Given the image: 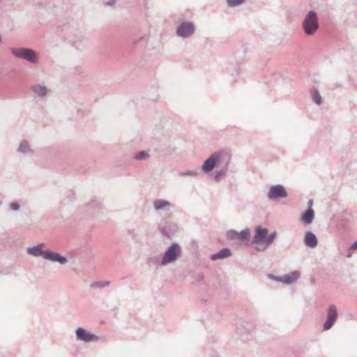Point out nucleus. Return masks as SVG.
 Wrapping results in <instances>:
<instances>
[{"instance_id":"1","label":"nucleus","mask_w":357,"mask_h":357,"mask_svg":"<svg viewBox=\"0 0 357 357\" xmlns=\"http://www.w3.org/2000/svg\"><path fill=\"white\" fill-rule=\"evenodd\" d=\"M276 236V231L268 234V229L259 226L255 228L251 243L255 245V249L257 251L264 252L273 244Z\"/></svg>"},{"instance_id":"2","label":"nucleus","mask_w":357,"mask_h":357,"mask_svg":"<svg viewBox=\"0 0 357 357\" xmlns=\"http://www.w3.org/2000/svg\"><path fill=\"white\" fill-rule=\"evenodd\" d=\"M302 29L307 36L314 35L319 29V17L314 10H310L302 22Z\"/></svg>"},{"instance_id":"3","label":"nucleus","mask_w":357,"mask_h":357,"mask_svg":"<svg viewBox=\"0 0 357 357\" xmlns=\"http://www.w3.org/2000/svg\"><path fill=\"white\" fill-rule=\"evenodd\" d=\"M10 52L16 58L24 59L31 63L35 64L38 61V56L32 49L13 47L10 50Z\"/></svg>"},{"instance_id":"4","label":"nucleus","mask_w":357,"mask_h":357,"mask_svg":"<svg viewBox=\"0 0 357 357\" xmlns=\"http://www.w3.org/2000/svg\"><path fill=\"white\" fill-rule=\"evenodd\" d=\"M182 255V248L176 243H172L164 252L162 256L163 261L166 264L175 263Z\"/></svg>"},{"instance_id":"5","label":"nucleus","mask_w":357,"mask_h":357,"mask_svg":"<svg viewBox=\"0 0 357 357\" xmlns=\"http://www.w3.org/2000/svg\"><path fill=\"white\" fill-rule=\"evenodd\" d=\"M196 31V26L194 22L190 21H183L180 23L176 29V36L181 38H189L192 37Z\"/></svg>"},{"instance_id":"6","label":"nucleus","mask_w":357,"mask_h":357,"mask_svg":"<svg viewBox=\"0 0 357 357\" xmlns=\"http://www.w3.org/2000/svg\"><path fill=\"white\" fill-rule=\"evenodd\" d=\"M288 194L285 188L280 184L271 186L267 193V197L270 200L286 198Z\"/></svg>"},{"instance_id":"7","label":"nucleus","mask_w":357,"mask_h":357,"mask_svg":"<svg viewBox=\"0 0 357 357\" xmlns=\"http://www.w3.org/2000/svg\"><path fill=\"white\" fill-rule=\"evenodd\" d=\"M300 275L301 274L299 271H294L289 274H286L280 277L275 276L273 275H270L268 277L273 280L280 282L285 284H291L296 282L300 278Z\"/></svg>"},{"instance_id":"8","label":"nucleus","mask_w":357,"mask_h":357,"mask_svg":"<svg viewBox=\"0 0 357 357\" xmlns=\"http://www.w3.org/2000/svg\"><path fill=\"white\" fill-rule=\"evenodd\" d=\"M337 318V308L335 305H331L327 310L326 320L324 323L323 328L328 331L332 328Z\"/></svg>"},{"instance_id":"9","label":"nucleus","mask_w":357,"mask_h":357,"mask_svg":"<svg viewBox=\"0 0 357 357\" xmlns=\"http://www.w3.org/2000/svg\"><path fill=\"white\" fill-rule=\"evenodd\" d=\"M221 153L218 152L213 153L208 158L202 166V170L204 172H209L213 169L216 165L220 162Z\"/></svg>"},{"instance_id":"10","label":"nucleus","mask_w":357,"mask_h":357,"mask_svg":"<svg viewBox=\"0 0 357 357\" xmlns=\"http://www.w3.org/2000/svg\"><path fill=\"white\" fill-rule=\"evenodd\" d=\"M75 335L77 340L84 342H91L98 340V337L97 335L81 327L77 328Z\"/></svg>"},{"instance_id":"11","label":"nucleus","mask_w":357,"mask_h":357,"mask_svg":"<svg viewBox=\"0 0 357 357\" xmlns=\"http://www.w3.org/2000/svg\"><path fill=\"white\" fill-rule=\"evenodd\" d=\"M250 236V231L246 228L243 229L241 232H238L236 230L231 229L227 232V238L230 240L238 239L241 241L248 240Z\"/></svg>"},{"instance_id":"12","label":"nucleus","mask_w":357,"mask_h":357,"mask_svg":"<svg viewBox=\"0 0 357 357\" xmlns=\"http://www.w3.org/2000/svg\"><path fill=\"white\" fill-rule=\"evenodd\" d=\"M45 259L51 262H58L61 265L66 264L68 262V259L66 257L50 250H47Z\"/></svg>"},{"instance_id":"13","label":"nucleus","mask_w":357,"mask_h":357,"mask_svg":"<svg viewBox=\"0 0 357 357\" xmlns=\"http://www.w3.org/2000/svg\"><path fill=\"white\" fill-rule=\"evenodd\" d=\"M44 247V243H40L36 246L29 247L26 250V252L30 255H32L36 257H43V258L45 259L47 252V250H44L43 249Z\"/></svg>"},{"instance_id":"14","label":"nucleus","mask_w":357,"mask_h":357,"mask_svg":"<svg viewBox=\"0 0 357 357\" xmlns=\"http://www.w3.org/2000/svg\"><path fill=\"white\" fill-rule=\"evenodd\" d=\"M153 206L155 211H169L172 207V204L165 199H157L153 201Z\"/></svg>"},{"instance_id":"15","label":"nucleus","mask_w":357,"mask_h":357,"mask_svg":"<svg viewBox=\"0 0 357 357\" xmlns=\"http://www.w3.org/2000/svg\"><path fill=\"white\" fill-rule=\"evenodd\" d=\"M31 91L39 98H45L50 91L45 86L36 84L31 86Z\"/></svg>"},{"instance_id":"16","label":"nucleus","mask_w":357,"mask_h":357,"mask_svg":"<svg viewBox=\"0 0 357 357\" xmlns=\"http://www.w3.org/2000/svg\"><path fill=\"white\" fill-rule=\"evenodd\" d=\"M317 238L315 234L311 231L305 233L304 236V243L307 247L313 248L317 245Z\"/></svg>"},{"instance_id":"17","label":"nucleus","mask_w":357,"mask_h":357,"mask_svg":"<svg viewBox=\"0 0 357 357\" xmlns=\"http://www.w3.org/2000/svg\"><path fill=\"white\" fill-rule=\"evenodd\" d=\"M231 255V250L227 248H225L220 250L219 252H218L215 254H213L210 258L211 260L215 261L218 259H226V258L230 257Z\"/></svg>"},{"instance_id":"18","label":"nucleus","mask_w":357,"mask_h":357,"mask_svg":"<svg viewBox=\"0 0 357 357\" xmlns=\"http://www.w3.org/2000/svg\"><path fill=\"white\" fill-rule=\"evenodd\" d=\"M314 218V212L312 208H307L301 215V221L306 225H310Z\"/></svg>"},{"instance_id":"19","label":"nucleus","mask_w":357,"mask_h":357,"mask_svg":"<svg viewBox=\"0 0 357 357\" xmlns=\"http://www.w3.org/2000/svg\"><path fill=\"white\" fill-rule=\"evenodd\" d=\"M17 151L23 154H32L33 153V150L31 149L29 142L25 139L20 143Z\"/></svg>"},{"instance_id":"20","label":"nucleus","mask_w":357,"mask_h":357,"mask_svg":"<svg viewBox=\"0 0 357 357\" xmlns=\"http://www.w3.org/2000/svg\"><path fill=\"white\" fill-rule=\"evenodd\" d=\"M148 264L153 266L162 267L167 266L163 257L160 256H153L148 259Z\"/></svg>"},{"instance_id":"21","label":"nucleus","mask_w":357,"mask_h":357,"mask_svg":"<svg viewBox=\"0 0 357 357\" xmlns=\"http://www.w3.org/2000/svg\"><path fill=\"white\" fill-rule=\"evenodd\" d=\"M230 161V158L228 157L225 165L220 170L217 171L214 175V179L218 181L220 177H223L227 174L228 171V166Z\"/></svg>"},{"instance_id":"22","label":"nucleus","mask_w":357,"mask_h":357,"mask_svg":"<svg viewBox=\"0 0 357 357\" xmlns=\"http://www.w3.org/2000/svg\"><path fill=\"white\" fill-rule=\"evenodd\" d=\"M200 172L199 169H191V170H185L179 172V176H188L195 178L199 175Z\"/></svg>"},{"instance_id":"23","label":"nucleus","mask_w":357,"mask_h":357,"mask_svg":"<svg viewBox=\"0 0 357 357\" xmlns=\"http://www.w3.org/2000/svg\"><path fill=\"white\" fill-rule=\"evenodd\" d=\"M310 93H311V96H312L313 102L318 105H321L322 102V98H321L319 92L317 91V89H312L311 90Z\"/></svg>"},{"instance_id":"24","label":"nucleus","mask_w":357,"mask_h":357,"mask_svg":"<svg viewBox=\"0 0 357 357\" xmlns=\"http://www.w3.org/2000/svg\"><path fill=\"white\" fill-rule=\"evenodd\" d=\"M149 157H150V154H149V151H141L138 153H136L134 155L133 158L136 160H145L149 159Z\"/></svg>"},{"instance_id":"25","label":"nucleus","mask_w":357,"mask_h":357,"mask_svg":"<svg viewBox=\"0 0 357 357\" xmlns=\"http://www.w3.org/2000/svg\"><path fill=\"white\" fill-rule=\"evenodd\" d=\"M229 7H236L243 4L245 0H226Z\"/></svg>"},{"instance_id":"26","label":"nucleus","mask_w":357,"mask_h":357,"mask_svg":"<svg viewBox=\"0 0 357 357\" xmlns=\"http://www.w3.org/2000/svg\"><path fill=\"white\" fill-rule=\"evenodd\" d=\"M110 284V282L109 281H105V282H94L93 284H91V287H100V288H102V287H107L109 286Z\"/></svg>"},{"instance_id":"27","label":"nucleus","mask_w":357,"mask_h":357,"mask_svg":"<svg viewBox=\"0 0 357 357\" xmlns=\"http://www.w3.org/2000/svg\"><path fill=\"white\" fill-rule=\"evenodd\" d=\"M9 208L12 211H17L20 209V206L18 202H13L9 204Z\"/></svg>"},{"instance_id":"28","label":"nucleus","mask_w":357,"mask_h":357,"mask_svg":"<svg viewBox=\"0 0 357 357\" xmlns=\"http://www.w3.org/2000/svg\"><path fill=\"white\" fill-rule=\"evenodd\" d=\"M67 198H68L69 202H71L74 199V194H73V192H68V195H67Z\"/></svg>"},{"instance_id":"29","label":"nucleus","mask_w":357,"mask_h":357,"mask_svg":"<svg viewBox=\"0 0 357 357\" xmlns=\"http://www.w3.org/2000/svg\"><path fill=\"white\" fill-rule=\"evenodd\" d=\"M351 249H352V250H357V241L354 242V243L351 245Z\"/></svg>"},{"instance_id":"30","label":"nucleus","mask_w":357,"mask_h":357,"mask_svg":"<svg viewBox=\"0 0 357 357\" xmlns=\"http://www.w3.org/2000/svg\"><path fill=\"white\" fill-rule=\"evenodd\" d=\"M312 204H313L312 199H310L307 202L308 208H312Z\"/></svg>"},{"instance_id":"31","label":"nucleus","mask_w":357,"mask_h":357,"mask_svg":"<svg viewBox=\"0 0 357 357\" xmlns=\"http://www.w3.org/2000/svg\"><path fill=\"white\" fill-rule=\"evenodd\" d=\"M67 203V201H66V199L63 198L61 202V204L63 206H65Z\"/></svg>"},{"instance_id":"32","label":"nucleus","mask_w":357,"mask_h":357,"mask_svg":"<svg viewBox=\"0 0 357 357\" xmlns=\"http://www.w3.org/2000/svg\"><path fill=\"white\" fill-rule=\"evenodd\" d=\"M161 231H162L164 234L167 235V232L166 231V229H165V227H162V228L161 229Z\"/></svg>"},{"instance_id":"33","label":"nucleus","mask_w":357,"mask_h":357,"mask_svg":"<svg viewBox=\"0 0 357 357\" xmlns=\"http://www.w3.org/2000/svg\"><path fill=\"white\" fill-rule=\"evenodd\" d=\"M114 2V0H111L109 2V4H112Z\"/></svg>"},{"instance_id":"34","label":"nucleus","mask_w":357,"mask_h":357,"mask_svg":"<svg viewBox=\"0 0 357 357\" xmlns=\"http://www.w3.org/2000/svg\"><path fill=\"white\" fill-rule=\"evenodd\" d=\"M2 42V38H1V36H0V43Z\"/></svg>"},{"instance_id":"35","label":"nucleus","mask_w":357,"mask_h":357,"mask_svg":"<svg viewBox=\"0 0 357 357\" xmlns=\"http://www.w3.org/2000/svg\"><path fill=\"white\" fill-rule=\"evenodd\" d=\"M1 204V201L0 200V205Z\"/></svg>"}]
</instances>
